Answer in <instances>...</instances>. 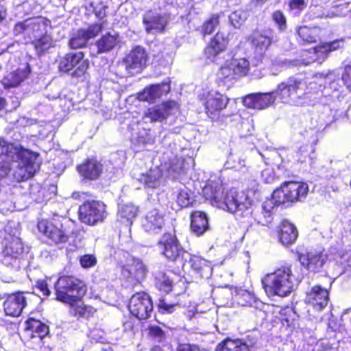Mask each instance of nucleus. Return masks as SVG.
Returning a JSON list of instances; mask_svg holds the SVG:
<instances>
[{
    "instance_id": "1",
    "label": "nucleus",
    "mask_w": 351,
    "mask_h": 351,
    "mask_svg": "<svg viewBox=\"0 0 351 351\" xmlns=\"http://www.w3.org/2000/svg\"><path fill=\"white\" fill-rule=\"evenodd\" d=\"M306 86L302 79L290 77L280 83L274 91L252 93L245 96L243 104L248 108L263 110L273 105L278 96L285 104L297 106H304L308 102Z\"/></svg>"
},
{
    "instance_id": "2",
    "label": "nucleus",
    "mask_w": 351,
    "mask_h": 351,
    "mask_svg": "<svg viewBox=\"0 0 351 351\" xmlns=\"http://www.w3.org/2000/svg\"><path fill=\"white\" fill-rule=\"evenodd\" d=\"M332 75L316 74L309 82L305 81V92L308 102L305 105L314 104L317 102L323 104H329L331 101L339 100L341 96V88L338 81H332Z\"/></svg>"
},
{
    "instance_id": "3",
    "label": "nucleus",
    "mask_w": 351,
    "mask_h": 351,
    "mask_svg": "<svg viewBox=\"0 0 351 351\" xmlns=\"http://www.w3.org/2000/svg\"><path fill=\"white\" fill-rule=\"evenodd\" d=\"M202 193L213 206L231 213L244 210L248 207L247 202L243 201L245 199L243 195H240L233 189L224 193L221 184L219 183H208L203 189Z\"/></svg>"
},
{
    "instance_id": "4",
    "label": "nucleus",
    "mask_w": 351,
    "mask_h": 351,
    "mask_svg": "<svg viewBox=\"0 0 351 351\" xmlns=\"http://www.w3.org/2000/svg\"><path fill=\"white\" fill-rule=\"evenodd\" d=\"M262 283L269 295L285 297L293 291L295 285L298 283V278L293 274L291 266L286 264L267 274L262 280Z\"/></svg>"
},
{
    "instance_id": "5",
    "label": "nucleus",
    "mask_w": 351,
    "mask_h": 351,
    "mask_svg": "<svg viewBox=\"0 0 351 351\" xmlns=\"http://www.w3.org/2000/svg\"><path fill=\"white\" fill-rule=\"evenodd\" d=\"M56 299L73 306L86 292L84 283L73 276H60L55 285Z\"/></svg>"
},
{
    "instance_id": "6",
    "label": "nucleus",
    "mask_w": 351,
    "mask_h": 351,
    "mask_svg": "<svg viewBox=\"0 0 351 351\" xmlns=\"http://www.w3.org/2000/svg\"><path fill=\"white\" fill-rule=\"evenodd\" d=\"M21 156L12 161V182H22L32 178L39 169L36 156L21 145ZM21 155V154H19Z\"/></svg>"
},
{
    "instance_id": "7",
    "label": "nucleus",
    "mask_w": 351,
    "mask_h": 351,
    "mask_svg": "<svg viewBox=\"0 0 351 351\" xmlns=\"http://www.w3.org/2000/svg\"><path fill=\"white\" fill-rule=\"evenodd\" d=\"M23 244L20 237L3 238L0 240V263L10 270L20 269L19 256L23 252Z\"/></svg>"
},
{
    "instance_id": "8",
    "label": "nucleus",
    "mask_w": 351,
    "mask_h": 351,
    "mask_svg": "<svg viewBox=\"0 0 351 351\" xmlns=\"http://www.w3.org/2000/svg\"><path fill=\"white\" fill-rule=\"evenodd\" d=\"M172 5L167 0H160L157 9L147 12L143 22L145 30L149 34L162 32L165 30L170 19V9Z\"/></svg>"
},
{
    "instance_id": "9",
    "label": "nucleus",
    "mask_w": 351,
    "mask_h": 351,
    "mask_svg": "<svg viewBox=\"0 0 351 351\" xmlns=\"http://www.w3.org/2000/svg\"><path fill=\"white\" fill-rule=\"evenodd\" d=\"M21 144L0 138V181L12 182V161L20 154Z\"/></svg>"
},
{
    "instance_id": "10",
    "label": "nucleus",
    "mask_w": 351,
    "mask_h": 351,
    "mask_svg": "<svg viewBox=\"0 0 351 351\" xmlns=\"http://www.w3.org/2000/svg\"><path fill=\"white\" fill-rule=\"evenodd\" d=\"M105 204L99 201L86 202L79 208V217L82 222L95 225L106 217Z\"/></svg>"
},
{
    "instance_id": "11",
    "label": "nucleus",
    "mask_w": 351,
    "mask_h": 351,
    "mask_svg": "<svg viewBox=\"0 0 351 351\" xmlns=\"http://www.w3.org/2000/svg\"><path fill=\"white\" fill-rule=\"evenodd\" d=\"M128 308L134 317L139 319H147L152 313L153 304L150 297L146 293L139 292L132 296Z\"/></svg>"
},
{
    "instance_id": "12",
    "label": "nucleus",
    "mask_w": 351,
    "mask_h": 351,
    "mask_svg": "<svg viewBox=\"0 0 351 351\" xmlns=\"http://www.w3.org/2000/svg\"><path fill=\"white\" fill-rule=\"evenodd\" d=\"M158 247L160 253L171 261H176L186 254L176 236L169 233L162 235L158 243Z\"/></svg>"
},
{
    "instance_id": "13",
    "label": "nucleus",
    "mask_w": 351,
    "mask_h": 351,
    "mask_svg": "<svg viewBox=\"0 0 351 351\" xmlns=\"http://www.w3.org/2000/svg\"><path fill=\"white\" fill-rule=\"evenodd\" d=\"M76 64L78 66L75 74L84 75L88 69L89 62L84 58V53L81 51L68 53L60 58L58 68L60 71L68 73L73 69Z\"/></svg>"
},
{
    "instance_id": "14",
    "label": "nucleus",
    "mask_w": 351,
    "mask_h": 351,
    "mask_svg": "<svg viewBox=\"0 0 351 351\" xmlns=\"http://www.w3.org/2000/svg\"><path fill=\"white\" fill-rule=\"evenodd\" d=\"M328 254L324 251L312 250L298 256L299 261L306 270L316 273L321 271L328 261Z\"/></svg>"
},
{
    "instance_id": "15",
    "label": "nucleus",
    "mask_w": 351,
    "mask_h": 351,
    "mask_svg": "<svg viewBox=\"0 0 351 351\" xmlns=\"http://www.w3.org/2000/svg\"><path fill=\"white\" fill-rule=\"evenodd\" d=\"M178 110V104L175 101H167L149 108L145 112L144 118L149 119L151 122H162Z\"/></svg>"
},
{
    "instance_id": "16",
    "label": "nucleus",
    "mask_w": 351,
    "mask_h": 351,
    "mask_svg": "<svg viewBox=\"0 0 351 351\" xmlns=\"http://www.w3.org/2000/svg\"><path fill=\"white\" fill-rule=\"evenodd\" d=\"M147 61V54L144 48L137 46L132 49L125 57V68L130 73L134 75L142 71Z\"/></svg>"
},
{
    "instance_id": "17",
    "label": "nucleus",
    "mask_w": 351,
    "mask_h": 351,
    "mask_svg": "<svg viewBox=\"0 0 351 351\" xmlns=\"http://www.w3.org/2000/svg\"><path fill=\"white\" fill-rule=\"evenodd\" d=\"M147 273V268L143 261L138 258H129L127 263L123 267L121 274L128 279H134L140 282L145 279Z\"/></svg>"
},
{
    "instance_id": "18",
    "label": "nucleus",
    "mask_w": 351,
    "mask_h": 351,
    "mask_svg": "<svg viewBox=\"0 0 351 351\" xmlns=\"http://www.w3.org/2000/svg\"><path fill=\"white\" fill-rule=\"evenodd\" d=\"M38 230L55 243H65L68 235L58 226L46 219H41L37 224Z\"/></svg>"
},
{
    "instance_id": "19",
    "label": "nucleus",
    "mask_w": 351,
    "mask_h": 351,
    "mask_svg": "<svg viewBox=\"0 0 351 351\" xmlns=\"http://www.w3.org/2000/svg\"><path fill=\"white\" fill-rule=\"evenodd\" d=\"M170 80L167 78L161 84H152L138 93V99L141 101L154 102L162 95H167L170 91Z\"/></svg>"
},
{
    "instance_id": "20",
    "label": "nucleus",
    "mask_w": 351,
    "mask_h": 351,
    "mask_svg": "<svg viewBox=\"0 0 351 351\" xmlns=\"http://www.w3.org/2000/svg\"><path fill=\"white\" fill-rule=\"evenodd\" d=\"M228 103V99L226 96L213 90L206 93L204 101L206 113L209 117L222 110Z\"/></svg>"
},
{
    "instance_id": "21",
    "label": "nucleus",
    "mask_w": 351,
    "mask_h": 351,
    "mask_svg": "<svg viewBox=\"0 0 351 351\" xmlns=\"http://www.w3.org/2000/svg\"><path fill=\"white\" fill-rule=\"evenodd\" d=\"M329 293L326 289L316 285L307 293L306 301L316 311L323 310L328 304Z\"/></svg>"
},
{
    "instance_id": "22",
    "label": "nucleus",
    "mask_w": 351,
    "mask_h": 351,
    "mask_svg": "<svg viewBox=\"0 0 351 351\" xmlns=\"http://www.w3.org/2000/svg\"><path fill=\"white\" fill-rule=\"evenodd\" d=\"M25 293L19 292L8 297L3 303V308L7 315L17 317L21 315L26 306L27 298Z\"/></svg>"
},
{
    "instance_id": "23",
    "label": "nucleus",
    "mask_w": 351,
    "mask_h": 351,
    "mask_svg": "<svg viewBox=\"0 0 351 351\" xmlns=\"http://www.w3.org/2000/svg\"><path fill=\"white\" fill-rule=\"evenodd\" d=\"M164 225V215L156 208L149 210L142 222V226L145 231L154 234L160 231Z\"/></svg>"
},
{
    "instance_id": "24",
    "label": "nucleus",
    "mask_w": 351,
    "mask_h": 351,
    "mask_svg": "<svg viewBox=\"0 0 351 351\" xmlns=\"http://www.w3.org/2000/svg\"><path fill=\"white\" fill-rule=\"evenodd\" d=\"M25 324V336L30 339H34L38 343L42 342L43 337L49 332V327L39 320L29 318Z\"/></svg>"
},
{
    "instance_id": "25",
    "label": "nucleus",
    "mask_w": 351,
    "mask_h": 351,
    "mask_svg": "<svg viewBox=\"0 0 351 351\" xmlns=\"http://www.w3.org/2000/svg\"><path fill=\"white\" fill-rule=\"evenodd\" d=\"M250 39L257 54V58L261 59L271 43L273 39L272 32L271 31L255 32L251 36Z\"/></svg>"
},
{
    "instance_id": "26",
    "label": "nucleus",
    "mask_w": 351,
    "mask_h": 351,
    "mask_svg": "<svg viewBox=\"0 0 351 351\" xmlns=\"http://www.w3.org/2000/svg\"><path fill=\"white\" fill-rule=\"evenodd\" d=\"M50 21L42 16L27 19L26 35L30 40L36 38L47 33V27Z\"/></svg>"
},
{
    "instance_id": "27",
    "label": "nucleus",
    "mask_w": 351,
    "mask_h": 351,
    "mask_svg": "<svg viewBox=\"0 0 351 351\" xmlns=\"http://www.w3.org/2000/svg\"><path fill=\"white\" fill-rule=\"evenodd\" d=\"M285 185L288 193V202H290L301 201L308 192V186L304 182H288Z\"/></svg>"
},
{
    "instance_id": "28",
    "label": "nucleus",
    "mask_w": 351,
    "mask_h": 351,
    "mask_svg": "<svg viewBox=\"0 0 351 351\" xmlns=\"http://www.w3.org/2000/svg\"><path fill=\"white\" fill-rule=\"evenodd\" d=\"M80 174L84 178L97 180L102 172V165L96 160H86L77 167Z\"/></svg>"
},
{
    "instance_id": "29",
    "label": "nucleus",
    "mask_w": 351,
    "mask_h": 351,
    "mask_svg": "<svg viewBox=\"0 0 351 351\" xmlns=\"http://www.w3.org/2000/svg\"><path fill=\"white\" fill-rule=\"evenodd\" d=\"M162 175V170L155 167L141 173L137 180L143 184L145 189H154L160 186Z\"/></svg>"
},
{
    "instance_id": "30",
    "label": "nucleus",
    "mask_w": 351,
    "mask_h": 351,
    "mask_svg": "<svg viewBox=\"0 0 351 351\" xmlns=\"http://www.w3.org/2000/svg\"><path fill=\"white\" fill-rule=\"evenodd\" d=\"M296 227L287 220L281 222L279 232V239L282 245L288 246L293 244L298 238Z\"/></svg>"
},
{
    "instance_id": "31",
    "label": "nucleus",
    "mask_w": 351,
    "mask_h": 351,
    "mask_svg": "<svg viewBox=\"0 0 351 351\" xmlns=\"http://www.w3.org/2000/svg\"><path fill=\"white\" fill-rule=\"evenodd\" d=\"M274 208L271 202L266 200L261 207L256 208L252 211V214L254 221L262 226H268L273 219Z\"/></svg>"
},
{
    "instance_id": "32",
    "label": "nucleus",
    "mask_w": 351,
    "mask_h": 351,
    "mask_svg": "<svg viewBox=\"0 0 351 351\" xmlns=\"http://www.w3.org/2000/svg\"><path fill=\"white\" fill-rule=\"evenodd\" d=\"M191 230L197 236L202 235L209 227L206 213L195 211L191 216Z\"/></svg>"
},
{
    "instance_id": "33",
    "label": "nucleus",
    "mask_w": 351,
    "mask_h": 351,
    "mask_svg": "<svg viewBox=\"0 0 351 351\" xmlns=\"http://www.w3.org/2000/svg\"><path fill=\"white\" fill-rule=\"evenodd\" d=\"M252 346L244 339H226L217 346V351H251Z\"/></svg>"
},
{
    "instance_id": "34",
    "label": "nucleus",
    "mask_w": 351,
    "mask_h": 351,
    "mask_svg": "<svg viewBox=\"0 0 351 351\" xmlns=\"http://www.w3.org/2000/svg\"><path fill=\"white\" fill-rule=\"evenodd\" d=\"M29 73V65L26 64L23 68L10 73L4 78V84L8 87H16L19 86L25 80L27 79Z\"/></svg>"
},
{
    "instance_id": "35",
    "label": "nucleus",
    "mask_w": 351,
    "mask_h": 351,
    "mask_svg": "<svg viewBox=\"0 0 351 351\" xmlns=\"http://www.w3.org/2000/svg\"><path fill=\"white\" fill-rule=\"evenodd\" d=\"M119 43L120 38L117 32L106 34L96 43L98 53L108 52Z\"/></svg>"
},
{
    "instance_id": "36",
    "label": "nucleus",
    "mask_w": 351,
    "mask_h": 351,
    "mask_svg": "<svg viewBox=\"0 0 351 351\" xmlns=\"http://www.w3.org/2000/svg\"><path fill=\"white\" fill-rule=\"evenodd\" d=\"M189 256H190L189 260L188 261L186 260L184 266L189 265L195 272L199 274L201 276H204V274H210V267L206 260L197 256H191L190 254Z\"/></svg>"
},
{
    "instance_id": "37",
    "label": "nucleus",
    "mask_w": 351,
    "mask_h": 351,
    "mask_svg": "<svg viewBox=\"0 0 351 351\" xmlns=\"http://www.w3.org/2000/svg\"><path fill=\"white\" fill-rule=\"evenodd\" d=\"M138 207L132 204H125L119 206L118 216L121 223L130 226L138 215Z\"/></svg>"
},
{
    "instance_id": "38",
    "label": "nucleus",
    "mask_w": 351,
    "mask_h": 351,
    "mask_svg": "<svg viewBox=\"0 0 351 351\" xmlns=\"http://www.w3.org/2000/svg\"><path fill=\"white\" fill-rule=\"evenodd\" d=\"M227 169H234L241 173H245L249 171L250 167L245 161V157L239 156L234 154H230L227 161L225 163Z\"/></svg>"
},
{
    "instance_id": "39",
    "label": "nucleus",
    "mask_w": 351,
    "mask_h": 351,
    "mask_svg": "<svg viewBox=\"0 0 351 351\" xmlns=\"http://www.w3.org/2000/svg\"><path fill=\"white\" fill-rule=\"evenodd\" d=\"M36 53L38 55L41 56L47 51L50 48L54 47L55 43L53 38L46 34L34 38L32 41Z\"/></svg>"
},
{
    "instance_id": "40",
    "label": "nucleus",
    "mask_w": 351,
    "mask_h": 351,
    "mask_svg": "<svg viewBox=\"0 0 351 351\" xmlns=\"http://www.w3.org/2000/svg\"><path fill=\"white\" fill-rule=\"evenodd\" d=\"M108 8V2L104 0H91L86 6V9L94 13L95 16L99 19H103L106 16Z\"/></svg>"
},
{
    "instance_id": "41",
    "label": "nucleus",
    "mask_w": 351,
    "mask_h": 351,
    "mask_svg": "<svg viewBox=\"0 0 351 351\" xmlns=\"http://www.w3.org/2000/svg\"><path fill=\"white\" fill-rule=\"evenodd\" d=\"M344 40L337 39L330 43H326L315 48V53L318 57L324 59L327 54L343 47Z\"/></svg>"
},
{
    "instance_id": "42",
    "label": "nucleus",
    "mask_w": 351,
    "mask_h": 351,
    "mask_svg": "<svg viewBox=\"0 0 351 351\" xmlns=\"http://www.w3.org/2000/svg\"><path fill=\"white\" fill-rule=\"evenodd\" d=\"M295 161L298 163H304L306 162L307 158H308L310 161V165L313 167H315V150L314 149H311L310 150L308 145H304L301 146L299 149L295 152Z\"/></svg>"
},
{
    "instance_id": "43",
    "label": "nucleus",
    "mask_w": 351,
    "mask_h": 351,
    "mask_svg": "<svg viewBox=\"0 0 351 351\" xmlns=\"http://www.w3.org/2000/svg\"><path fill=\"white\" fill-rule=\"evenodd\" d=\"M348 3H343L342 4H338L337 2L333 3L331 10H328L326 13L323 12L322 14L315 15V16L320 17V19L346 16L350 11L348 8Z\"/></svg>"
},
{
    "instance_id": "44",
    "label": "nucleus",
    "mask_w": 351,
    "mask_h": 351,
    "mask_svg": "<svg viewBox=\"0 0 351 351\" xmlns=\"http://www.w3.org/2000/svg\"><path fill=\"white\" fill-rule=\"evenodd\" d=\"M320 29L316 27H300L298 34L300 38L306 43H315L319 38Z\"/></svg>"
},
{
    "instance_id": "45",
    "label": "nucleus",
    "mask_w": 351,
    "mask_h": 351,
    "mask_svg": "<svg viewBox=\"0 0 351 351\" xmlns=\"http://www.w3.org/2000/svg\"><path fill=\"white\" fill-rule=\"evenodd\" d=\"M232 69L237 76L246 75L250 71V62L245 58H232L230 61Z\"/></svg>"
},
{
    "instance_id": "46",
    "label": "nucleus",
    "mask_w": 351,
    "mask_h": 351,
    "mask_svg": "<svg viewBox=\"0 0 351 351\" xmlns=\"http://www.w3.org/2000/svg\"><path fill=\"white\" fill-rule=\"evenodd\" d=\"M285 184L280 188L273 192L271 198L267 199V202H271L272 206H278L284 204L288 202V193Z\"/></svg>"
},
{
    "instance_id": "47",
    "label": "nucleus",
    "mask_w": 351,
    "mask_h": 351,
    "mask_svg": "<svg viewBox=\"0 0 351 351\" xmlns=\"http://www.w3.org/2000/svg\"><path fill=\"white\" fill-rule=\"evenodd\" d=\"M176 202L180 207H187L193 202V198L189 193V190L182 186L176 191Z\"/></svg>"
},
{
    "instance_id": "48",
    "label": "nucleus",
    "mask_w": 351,
    "mask_h": 351,
    "mask_svg": "<svg viewBox=\"0 0 351 351\" xmlns=\"http://www.w3.org/2000/svg\"><path fill=\"white\" fill-rule=\"evenodd\" d=\"M87 42L88 39L85 36L84 29H81L73 34L69 40V45L73 49H77L86 46Z\"/></svg>"
},
{
    "instance_id": "49",
    "label": "nucleus",
    "mask_w": 351,
    "mask_h": 351,
    "mask_svg": "<svg viewBox=\"0 0 351 351\" xmlns=\"http://www.w3.org/2000/svg\"><path fill=\"white\" fill-rule=\"evenodd\" d=\"M96 310L90 306L83 304H77L73 307V313L75 316L82 318H89L93 316Z\"/></svg>"
},
{
    "instance_id": "50",
    "label": "nucleus",
    "mask_w": 351,
    "mask_h": 351,
    "mask_svg": "<svg viewBox=\"0 0 351 351\" xmlns=\"http://www.w3.org/2000/svg\"><path fill=\"white\" fill-rule=\"evenodd\" d=\"M154 136L150 130L142 129L140 130L136 138L134 139L136 143L142 145L152 144L154 142Z\"/></svg>"
},
{
    "instance_id": "51",
    "label": "nucleus",
    "mask_w": 351,
    "mask_h": 351,
    "mask_svg": "<svg viewBox=\"0 0 351 351\" xmlns=\"http://www.w3.org/2000/svg\"><path fill=\"white\" fill-rule=\"evenodd\" d=\"M229 61L222 66L218 73V77L224 82H229L235 77L236 74Z\"/></svg>"
},
{
    "instance_id": "52",
    "label": "nucleus",
    "mask_w": 351,
    "mask_h": 351,
    "mask_svg": "<svg viewBox=\"0 0 351 351\" xmlns=\"http://www.w3.org/2000/svg\"><path fill=\"white\" fill-rule=\"evenodd\" d=\"M219 15L213 14L206 21L202 27V32L204 35L212 34L219 25Z\"/></svg>"
},
{
    "instance_id": "53",
    "label": "nucleus",
    "mask_w": 351,
    "mask_h": 351,
    "mask_svg": "<svg viewBox=\"0 0 351 351\" xmlns=\"http://www.w3.org/2000/svg\"><path fill=\"white\" fill-rule=\"evenodd\" d=\"M228 43V40L225 34L219 32L211 40L210 44L218 49V50L223 51L227 47Z\"/></svg>"
},
{
    "instance_id": "54",
    "label": "nucleus",
    "mask_w": 351,
    "mask_h": 351,
    "mask_svg": "<svg viewBox=\"0 0 351 351\" xmlns=\"http://www.w3.org/2000/svg\"><path fill=\"white\" fill-rule=\"evenodd\" d=\"M4 238H8L9 236L11 237H19V223L14 221H8L4 227Z\"/></svg>"
},
{
    "instance_id": "55",
    "label": "nucleus",
    "mask_w": 351,
    "mask_h": 351,
    "mask_svg": "<svg viewBox=\"0 0 351 351\" xmlns=\"http://www.w3.org/2000/svg\"><path fill=\"white\" fill-rule=\"evenodd\" d=\"M246 19V14L242 10L233 12L229 16V20L234 27H239Z\"/></svg>"
},
{
    "instance_id": "56",
    "label": "nucleus",
    "mask_w": 351,
    "mask_h": 351,
    "mask_svg": "<svg viewBox=\"0 0 351 351\" xmlns=\"http://www.w3.org/2000/svg\"><path fill=\"white\" fill-rule=\"evenodd\" d=\"M237 302L241 306H251L255 302V298L251 293L242 291L237 295Z\"/></svg>"
},
{
    "instance_id": "57",
    "label": "nucleus",
    "mask_w": 351,
    "mask_h": 351,
    "mask_svg": "<svg viewBox=\"0 0 351 351\" xmlns=\"http://www.w3.org/2000/svg\"><path fill=\"white\" fill-rule=\"evenodd\" d=\"M0 210L3 214L8 212H12L16 209V206L13 203L12 200L5 197V195H2L0 198Z\"/></svg>"
},
{
    "instance_id": "58",
    "label": "nucleus",
    "mask_w": 351,
    "mask_h": 351,
    "mask_svg": "<svg viewBox=\"0 0 351 351\" xmlns=\"http://www.w3.org/2000/svg\"><path fill=\"white\" fill-rule=\"evenodd\" d=\"M103 29V23H95L90 25L88 29H84L85 36L88 40L90 38H95L101 32Z\"/></svg>"
},
{
    "instance_id": "59",
    "label": "nucleus",
    "mask_w": 351,
    "mask_h": 351,
    "mask_svg": "<svg viewBox=\"0 0 351 351\" xmlns=\"http://www.w3.org/2000/svg\"><path fill=\"white\" fill-rule=\"evenodd\" d=\"M159 312L163 314H170L176 311V305L167 302L165 299H160L158 303Z\"/></svg>"
},
{
    "instance_id": "60",
    "label": "nucleus",
    "mask_w": 351,
    "mask_h": 351,
    "mask_svg": "<svg viewBox=\"0 0 351 351\" xmlns=\"http://www.w3.org/2000/svg\"><path fill=\"white\" fill-rule=\"evenodd\" d=\"M184 170V160L181 158H175L170 162L169 171L180 174Z\"/></svg>"
},
{
    "instance_id": "61",
    "label": "nucleus",
    "mask_w": 351,
    "mask_h": 351,
    "mask_svg": "<svg viewBox=\"0 0 351 351\" xmlns=\"http://www.w3.org/2000/svg\"><path fill=\"white\" fill-rule=\"evenodd\" d=\"M272 19L278 26L280 30L283 31L287 28L286 18L282 12L275 11L272 14Z\"/></svg>"
},
{
    "instance_id": "62",
    "label": "nucleus",
    "mask_w": 351,
    "mask_h": 351,
    "mask_svg": "<svg viewBox=\"0 0 351 351\" xmlns=\"http://www.w3.org/2000/svg\"><path fill=\"white\" fill-rule=\"evenodd\" d=\"M222 51L218 50V49L215 48L210 43L204 50V53L206 58L213 62L215 60L217 56Z\"/></svg>"
},
{
    "instance_id": "63",
    "label": "nucleus",
    "mask_w": 351,
    "mask_h": 351,
    "mask_svg": "<svg viewBox=\"0 0 351 351\" xmlns=\"http://www.w3.org/2000/svg\"><path fill=\"white\" fill-rule=\"evenodd\" d=\"M81 266L84 268H88L96 264V258L93 255L86 254L80 258Z\"/></svg>"
},
{
    "instance_id": "64",
    "label": "nucleus",
    "mask_w": 351,
    "mask_h": 351,
    "mask_svg": "<svg viewBox=\"0 0 351 351\" xmlns=\"http://www.w3.org/2000/svg\"><path fill=\"white\" fill-rule=\"evenodd\" d=\"M176 351H206L195 344L180 343L177 347Z\"/></svg>"
}]
</instances>
